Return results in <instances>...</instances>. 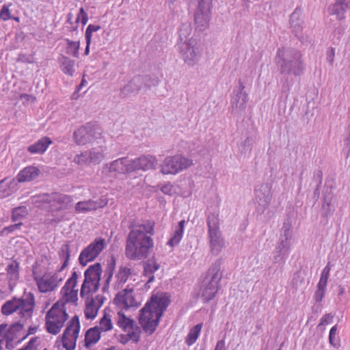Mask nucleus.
Returning <instances> with one entry per match:
<instances>
[{
  "instance_id": "nucleus-1",
  "label": "nucleus",
  "mask_w": 350,
  "mask_h": 350,
  "mask_svg": "<svg viewBox=\"0 0 350 350\" xmlns=\"http://www.w3.org/2000/svg\"><path fill=\"white\" fill-rule=\"evenodd\" d=\"M131 229L127 237L125 255L130 260L147 258L154 247V241L151 238L154 234V223L148 220Z\"/></svg>"
},
{
  "instance_id": "nucleus-2",
  "label": "nucleus",
  "mask_w": 350,
  "mask_h": 350,
  "mask_svg": "<svg viewBox=\"0 0 350 350\" xmlns=\"http://www.w3.org/2000/svg\"><path fill=\"white\" fill-rule=\"evenodd\" d=\"M275 63L282 75L299 77L304 74L305 65L301 53L293 48L282 47L278 49Z\"/></svg>"
},
{
  "instance_id": "nucleus-3",
  "label": "nucleus",
  "mask_w": 350,
  "mask_h": 350,
  "mask_svg": "<svg viewBox=\"0 0 350 350\" xmlns=\"http://www.w3.org/2000/svg\"><path fill=\"white\" fill-rule=\"evenodd\" d=\"M220 265L213 264L208 270L200 288V296L204 303L213 299L217 293L221 275L219 273Z\"/></svg>"
},
{
  "instance_id": "nucleus-4",
  "label": "nucleus",
  "mask_w": 350,
  "mask_h": 350,
  "mask_svg": "<svg viewBox=\"0 0 350 350\" xmlns=\"http://www.w3.org/2000/svg\"><path fill=\"white\" fill-rule=\"evenodd\" d=\"M102 273L101 264L99 262L88 267L84 272V280L80 291L81 297L84 298L89 294L97 292L100 287Z\"/></svg>"
},
{
  "instance_id": "nucleus-5",
  "label": "nucleus",
  "mask_w": 350,
  "mask_h": 350,
  "mask_svg": "<svg viewBox=\"0 0 350 350\" xmlns=\"http://www.w3.org/2000/svg\"><path fill=\"white\" fill-rule=\"evenodd\" d=\"M206 224L208 228V238L211 253L217 256L224 247V240L219 230L218 215L210 213L206 218Z\"/></svg>"
},
{
  "instance_id": "nucleus-6",
  "label": "nucleus",
  "mask_w": 350,
  "mask_h": 350,
  "mask_svg": "<svg viewBox=\"0 0 350 350\" xmlns=\"http://www.w3.org/2000/svg\"><path fill=\"white\" fill-rule=\"evenodd\" d=\"M245 85L239 80V85L232 92L230 98V112L232 115L240 117L246 109L249 100L248 94L245 91Z\"/></svg>"
},
{
  "instance_id": "nucleus-7",
  "label": "nucleus",
  "mask_w": 350,
  "mask_h": 350,
  "mask_svg": "<svg viewBox=\"0 0 350 350\" xmlns=\"http://www.w3.org/2000/svg\"><path fill=\"white\" fill-rule=\"evenodd\" d=\"M193 165L191 160L182 155L176 154L166 157L161 165V172L163 174H176Z\"/></svg>"
},
{
  "instance_id": "nucleus-8",
  "label": "nucleus",
  "mask_w": 350,
  "mask_h": 350,
  "mask_svg": "<svg viewBox=\"0 0 350 350\" xmlns=\"http://www.w3.org/2000/svg\"><path fill=\"white\" fill-rule=\"evenodd\" d=\"M139 312V324L142 325L144 332L148 333L149 335L152 334L156 330L160 321H157V313H154L150 306V304L147 303Z\"/></svg>"
},
{
  "instance_id": "nucleus-9",
  "label": "nucleus",
  "mask_w": 350,
  "mask_h": 350,
  "mask_svg": "<svg viewBox=\"0 0 350 350\" xmlns=\"http://www.w3.org/2000/svg\"><path fill=\"white\" fill-rule=\"evenodd\" d=\"M105 246L104 239L100 237L96 239L81 251L79 257L80 265L85 267L89 262L94 261L104 250Z\"/></svg>"
},
{
  "instance_id": "nucleus-10",
  "label": "nucleus",
  "mask_w": 350,
  "mask_h": 350,
  "mask_svg": "<svg viewBox=\"0 0 350 350\" xmlns=\"http://www.w3.org/2000/svg\"><path fill=\"white\" fill-rule=\"evenodd\" d=\"M213 0H198V7L194 14V21L197 29L204 30L211 19Z\"/></svg>"
},
{
  "instance_id": "nucleus-11",
  "label": "nucleus",
  "mask_w": 350,
  "mask_h": 350,
  "mask_svg": "<svg viewBox=\"0 0 350 350\" xmlns=\"http://www.w3.org/2000/svg\"><path fill=\"white\" fill-rule=\"evenodd\" d=\"M100 135V130L95 128L94 124L88 122L74 132L73 139L77 145L81 146L92 142Z\"/></svg>"
},
{
  "instance_id": "nucleus-12",
  "label": "nucleus",
  "mask_w": 350,
  "mask_h": 350,
  "mask_svg": "<svg viewBox=\"0 0 350 350\" xmlns=\"http://www.w3.org/2000/svg\"><path fill=\"white\" fill-rule=\"evenodd\" d=\"M178 46L180 53L186 64L194 65L198 62L200 53L196 39L191 38L188 42L179 44Z\"/></svg>"
},
{
  "instance_id": "nucleus-13",
  "label": "nucleus",
  "mask_w": 350,
  "mask_h": 350,
  "mask_svg": "<svg viewBox=\"0 0 350 350\" xmlns=\"http://www.w3.org/2000/svg\"><path fill=\"white\" fill-rule=\"evenodd\" d=\"M255 198L260 211L264 212L269 206L271 199V187L269 183H262L254 190Z\"/></svg>"
},
{
  "instance_id": "nucleus-14",
  "label": "nucleus",
  "mask_w": 350,
  "mask_h": 350,
  "mask_svg": "<svg viewBox=\"0 0 350 350\" xmlns=\"http://www.w3.org/2000/svg\"><path fill=\"white\" fill-rule=\"evenodd\" d=\"M129 163L131 173L139 170L145 172L154 170L158 164L156 157L152 155H143L137 159L129 160Z\"/></svg>"
},
{
  "instance_id": "nucleus-15",
  "label": "nucleus",
  "mask_w": 350,
  "mask_h": 350,
  "mask_svg": "<svg viewBox=\"0 0 350 350\" xmlns=\"http://www.w3.org/2000/svg\"><path fill=\"white\" fill-rule=\"evenodd\" d=\"M290 27L294 35L301 42H304V15L303 10L300 7H297L294 12L291 14L289 20Z\"/></svg>"
},
{
  "instance_id": "nucleus-16",
  "label": "nucleus",
  "mask_w": 350,
  "mask_h": 350,
  "mask_svg": "<svg viewBox=\"0 0 350 350\" xmlns=\"http://www.w3.org/2000/svg\"><path fill=\"white\" fill-rule=\"evenodd\" d=\"M33 278L39 291L42 293H48L55 290L59 283L62 281V278L59 276L57 273L51 276L44 275L42 277L36 276L33 273Z\"/></svg>"
},
{
  "instance_id": "nucleus-17",
  "label": "nucleus",
  "mask_w": 350,
  "mask_h": 350,
  "mask_svg": "<svg viewBox=\"0 0 350 350\" xmlns=\"http://www.w3.org/2000/svg\"><path fill=\"white\" fill-rule=\"evenodd\" d=\"M78 279V274L76 271H73L71 277L66 281L64 286L61 290V293L65 297L64 303L76 302L78 299V290H75L77 286Z\"/></svg>"
},
{
  "instance_id": "nucleus-18",
  "label": "nucleus",
  "mask_w": 350,
  "mask_h": 350,
  "mask_svg": "<svg viewBox=\"0 0 350 350\" xmlns=\"http://www.w3.org/2000/svg\"><path fill=\"white\" fill-rule=\"evenodd\" d=\"M129 160L127 157H122L104 165V168L110 173L124 174L131 173Z\"/></svg>"
},
{
  "instance_id": "nucleus-19",
  "label": "nucleus",
  "mask_w": 350,
  "mask_h": 350,
  "mask_svg": "<svg viewBox=\"0 0 350 350\" xmlns=\"http://www.w3.org/2000/svg\"><path fill=\"white\" fill-rule=\"evenodd\" d=\"M142 89V79L141 75H137L128 81V83L120 89V96L121 98H126L131 94H137Z\"/></svg>"
},
{
  "instance_id": "nucleus-20",
  "label": "nucleus",
  "mask_w": 350,
  "mask_h": 350,
  "mask_svg": "<svg viewBox=\"0 0 350 350\" xmlns=\"http://www.w3.org/2000/svg\"><path fill=\"white\" fill-rule=\"evenodd\" d=\"M170 299L167 297L163 295H152L150 301L147 304H150L154 313H157V321L160 320L163 312L166 310L170 304Z\"/></svg>"
},
{
  "instance_id": "nucleus-21",
  "label": "nucleus",
  "mask_w": 350,
  "mask_h": 350,
  "mask_svg": "<svg viewBox=\"0 0 350 350\" xmlns=\"http://www.w3.org/2000/svg\"><path fill=\"white\" fill-rule=\"evenodd\" d=\"M291 224L290 220L287 219L283 224V226L281 229V234L276 244V247L289 252L291 245Z\"/></svg>"
},
{
  "instance_id": "nucleus-22",
  "label": "nucleus",
  "mask_w": 350,
  "mask_h": 350,
  "mask_svg": "<svg viewBox=\"0 0 350 350\" xmlns=\"http://www.w3.org/2000/svg\"><path fill=\"white\" fill-rule=\"evenodd\" d=\"M72 201V198L70 196L55 192L52 193L51 209L52 211H60L66 208Z\"/></svg>"
},
{
  "instance_id": "nucleus-23",
  "label": "nucleus",
  "mask_w": 350,
  "mask_h": 350,
  "mask_svg": "<svg viewBox=\"0 0 350 350\" xmlns=\"http://www.w3.org/2000/svg\"><path fill=\"white\" fill-rule=\"evenodd\" d=\"M106 204L103 200H89L88 201L79 202L75 205V211L78 213H84L94 211L98 208H102Z\"/></svg>"
},
{
  "instance_id": "nucleus-24",
  "label": "nucleus",
  "mask_w": 350,
  "mask_h": 350,
  "mask_svg": "<svg viewBox=\"0 0 350 350\" xmlns=\"http://www.w3.org/2000/svg\"><path fill=\"white\" fill-rule=\"evenodd\" d=\"M40 174V171L37 167L30 165L21 170L16 178L19 183L29 182L35 180Z\"/></svg>"
},
{
  "instance_id": "nucleus-25",
  "label": "nucleus",
  "mask_w": 350,
  "mask_h": 350,
  "mask_svg": "<svg viewBox=\"0 0 350 350\" xmlns=\"http://www.w3.org/2000/svg\"><path fill=\"white\" fill-rule=\"evenodd\" d=\"M51 144L52 140L49 137H43L34 144L29 146L27 147V151L33 154H42L46 152L48 147Z\"/></svg>"
},
{
  "instance_id": "nucleus-26",
  "label": "nucleus",
  "mask_w": 350,
  "mask_h": 350,
  "mask_svg": "<svg viewBox=\"0 0 350 350\" xmlns=\"http://www.w3.org/2000/svg\"><path fill=\"white\" fill-rule=\"evenodd\" d=\"M133 291V288H126L119 292L114 300L118 303L123 304L126 308H131L135 306V299L132 295Z\"/></svg>"
},
{
  "instance_id": "nucleus-27",
  "label": "nucleus",
  "mask_w": 350,
  "mask_h": 350,
  "mask_svg": "<svg viewBox=\"0 0 350 350\" xmlns=\"http://www.w3.org/2000/svg\"><path fill=\"white\" fill-rule=\"evenodd\" d=\"M22 301L20 308H18L19 314L23 317H31L33 310L35 304L34 297L32 293H29L28 300L20 299Z\"/></svg>"
},
{
  "instance_id": "nucleus-28",
  "label": "nucleus",
  "mask_w": 350,
  "mask_h": 350,
  "mask_svg": "<svg viewBox=\"0 0 350 350\" xmlns=\"http://www.w3.org/2000/svg\"><path fill=\"white\" fill-rule=\"evenodd\" d=\"M72 327H75L72 332V336L73 338L75 339V340H77L80 330L79 318L77 315L73 317L71 321L68 323V326L66 327L62 334V339L68 338V336L70 334V332Z\"/></svg>"
},
{
  "instance_id": "nucleus-29",
  "label": "nucleus",
  "mask_w": 350,
  "mask_h": 350,
  "mask_svg": "<svg viewBox=\"0 0 350 350\" xmlns=\"http://www.w3.org/2000/svg\"><path fill=\"white\" fill-rule=\"evenodd\" d=\"M100 338V331L98 326L91 327L85 333V347L89 349L92 345L96 344Z\"/></svg>"
},
{
  "instance_id": "nucleus-30",
  "label": "nucleus",
  "mask_w": 350,
  "mask_h": 350,
  "mask_svg": "<svg viewBox=\"0 0 350 350\" xmlns=\"http://www.w3.org/2000/svg\"><path fill=\"white\" fill-rule=\"evenodd\" d=\"M93 294H89L85 296V316L88 319H94L98 313V308L95 305L94 299L92 297Z\"/></svg>"
},
{
  "instance_id": "nucleus-31",
  "label": "nucleus",
  "mask_w": 350,
  "mask_h": 350,
  "mask_svg": "<svg viewBox=\"0 0 350 350\" xmlns=\"http://www.w3.org/2000/svg\"><path fill=\"white\" fill-rule=\"evenodd\" d=\"M105 151L106 147L105 146H99L90 150V163L94 165L99 164L105 158Z\"/></svg>"
},
{
  "instance_id": "nucleus-32",
  "label": "nucleus",
  "mask_w": 350,
  "mask_h": 350,
  "mask_svg": "<svg viewBox=\"0 0 350 350\" xmlns=\"http://www.w3.org/2000/svg\"><path fill=\"white\" fill-rule=\"evenodd\" d=\"M23 326L20 323H15L11 325V327L8 330L7 333L5 334V338L6 340V348L8 349H12L14 348V346L12 344V342L15 338L16 332H18L22 330Z\"/></svg>"
},
{
  "instance_id": "nucleus-33",
  "label": "nucleus",
  "mask_w": 350,
  "mask_h": 350,
  "mask_svg": "<svg viewBox=\"0 0 350 350\" xmlns=\"http://www.w3.org/2000/svg\"><path fill=\"white\" fill-rule=\"evenodd\" d=\"M22 301L20 299L14 298L12 300L7 301L1 307V312L4 315H10L18 310Z\"/></svg>"
},
{
  "instance_id": "nucleus-34",
  "label": "nucleus",
  "mask_w": 350,
  "mask_h": 350,
  "mask_svg": "<svg viewBox=\"0 0 350 350\" xmlns=\"http://www.w3.org/2000/svg\"><path fill=\"white\" fill-rule=\"evenodd\" d=\"M349 9V7H347L346 5H342L338 3H334L331 5L328 9L329 13L332 16H335L336 19L338 21H342L345 18V13L347 10Z\"/></svg>"
},
{
  "instance_id": "nucleus-35",
  "label": "nucleus",
  "mask_w": 350,
  "mask_h": 350,
  "mask_svg": "<svg viewBox=\"0 0 350 350\" xmlns=\"http://www.w3.org/2000/svg\"><path fill=\"white\" fill-rule=\"evenodd\" d=\"M117 325L123 329L124 332H127L128 329L133 327L135 321L133 319L126 317L122 311L118 312Z\"/></svg>"
},
{
  "instance_id": "nucleus-36",
  "label": "nucleus",
  "mask_w": 350,
  "mask_h": 350,
  "mask_svg": "<svg viewBox=\"0 0 350 350\" xmlns=\"http://www.w3.org/2000/svg\"><path fill=\"white\" fill-rule=\"evenodd\" d=\"M185 224V220H181L180 221L178 222V225L176 229L175 230L173 236L167 242V245L174 247V245H177L180 243V240L182 239Z\"/></svg>"
},
{
  "instance_id": "nucleus-37",
  "label": "nucleus",
  "mask_w": 350,
  "mask_h": 350,
  "mask_svg": "<svg viewBox=\"0 0 350 350\" xmlns=\"http://www.w3.org/2000/svg\"><path fill=\"white\" fill-rule=\"evenodd\" d=\"M192 27L190 23H183L179 29L178 34V44L181 42H188L191 38Z\"/></svg>"
},
{
  "instance_id": "nucleus-38",
  "label": "nucleus",
  "mask_w": 350,
  "mask_h": 350,
  "mask_svg": "<svg viewBox=\"0 0 350 350\" xmlns=\"http://www.w3.org/2000/svg\"><path fill=\"white\" fill-rule=\"evenodd\" d=\"M32 203L36 204L38 206L42 204H49L51 208V200H52V193H43L38 195H36L31 198Z\"/></svg>"
},
{
  "instance_id": "nucleus-39",
  "label": "nucleus",
  "mask_w": 350,
  "mask_h": 350,
  "mask_svg": "<svg viewBox=\"0 0 350 350\" xmlns=\"http://www.w3.org/2000/svg\"><path fill=\"white\" fill-rule=\"evenodd\" d=\"M131 275V269L130 268L124 266L120 267L118 272L116 275L118 285L122 286L125 284Z\"/></svg>"
},
{
  "instance_id": "nucleus-40",
  "label": "nucleus",
  "mask_w": 350,
  "mask_h": 350,
  "mask_svg": "<svg viewBox=\"0 0 350 350\" xmlns=\"http://www.w3.org/2000/svg\"><path fill=\"white\" fill-rule=\"evenodd\" d=\"M202 327V325L200 323V324H197L196 325H195L190 329V331L186 338V340H185V343L188 346H191L196 342V340L199 336V334L200 333Z\"/></svg>"
},
{
  "instance_id": "nucleus-41",
  "label": "nucleus",
  "mask_w": 350,
  "mask_h": 350,
  "mask_svg": "<svg viewBox=\"0 0 350 350\" xmlns=\"http://www.w3.org/2000/svg\"><path fill=\"white\" fill-rule=\"evenodd\" d=\"M75 60L66 56H62L61 58V64L63 72L68 75L72 76L75 71Z\"/></svg>"
},
{
  "instance_id": "nucleus-42",
  "label": "nucleus",
  "mask_w": 350,
  "mask_h": 350,
  "mask_svg": "<svg viewBox=\"0 0 350 350\" xmlns=\"http://www.w3.org/2000/svg\"><path fill=\"white\" fill-rule=\"evenodd\" d=\"M289 252L287 250L281 249L275 246L274 251L273 252V263H284L286 259L288 258Z\"/></svg>"
},
{
  "instance_id": "nucleus-43",
  "label": "nucleus",
  "mask_w": 350,
  "mask_h": 350,
  "mask_svg": "<svg viewBox=\"0 0 350 350\" xmlns=\"http://www.w3.org/2000/svg\"><path fill=\"white\" fill-rule=\"evenodd\" d=\"M59 256L61 258L64 259V261L62 267L59 269L58 271H62L68 265V261L70 257V250L68 244H64L62 245L60 251L59 252Z\"/></svg>"
},
{
  "instance_id": "nucleus-44",
  "label": "nucleus",
  "mask_w": 350,
  "mask_h": 350,
  "mask_svg": "<svg viewBox=\"0 0 350 350\" xmlns=\"http://www.w3.org/2000/svg\"><path fill=\"white\" fill-rule=\"evenodd\" d=\"M160 267L159 263L154 259H149L144 262V273L146 276L153 274Z\"/></svg>"
},
{
  "instance_id": "nucleus-45",
  "label": "nucleus",
  "mask_w": 350,
  "mask_h": 350,
  "mask_svg": "<svg viewBox=\"0 0 350 350\" xmlns=\"http://www.w3.org/2000/svg\"><path fill=\"white\" fill-rule=\"evenodd\" d=\"M28 214L26 206H18L12 209V220L14 222L21 220L26 217Z\"/></svg>"
},
{
  "instance_id": "nucleus-46",
  "label": "nucleus",
  "mask_w": 350,
  "mask_h": 350,
  "mask_svg": "<svg viewBox=\"0 0 350 350\" xmlns=\"http://www.w3.org/2000/svg\"><path fill=\"white\" fill-rule=\"evenodd\" d=\"M254 143V139L252 136H248L244 141L239 144V152L243 154H246L247 152H251Z\"/></svg>"
},
{
  "instance_id": "nucleus-47",
  "label": "nucleus",
  "mask_w": 350,
  "mask_h": 350,
  "mask_svg": "<svg viewBox=\"0 0 350 350\" xmlns=\"http://www.w3.org/2000/svg\"><path fill=\"white\" fill-rule=\"evenodd\" d=\"M142 329L141 327L137 325L133 326L127 330L129 338L135 343H138L141 338Z\"/></svg>"
},
{
  "instance_id": "nucleus-48",
  "label": "nucleus",
  "mask_w": 350,
  "mask_h": 350,
  "mask_svg": "<svg viewBox=\"0 0 350 350\" xmlns=\"http://www.w3.org/2000/svg\"><path fill=\"white\" fill-rule=\"evenodd\" d=\"M143 81V88L150 89L159 85L160 80L157 77L150 75H141Z\"/></svg>"
},
{
  "instance_id": "nucleus-49",
  "label": "nucleus",
  "mask_w": 350,
  "mask_h": 350,
  "mask_svg": "<svg viewBox=\"0 0 350 350\" xmlns=\"http://www.w3.org/2000/svg\"><path fill=\"white\" fill-rule=\"evenodd\" d=\"M100 331H109L113 329V325L111 321L110 316L105 312L103 317L100 320Z\"/></svg>"
},
{
  "instance_id": "nucleus-50",
  "label": "nucleus",
  "mask_w": 350,
  "mask_h": 350,
  "mask_svg": "<svg viewBox=\"0 0 350 350\" xmlns=\"http://www.w3.org/2000/svg\"><path fill=\"white\" fill-rule=\"evenodd\" d=\"M64 306H65V303L64 302H63L62 304H60L59 301L56 302L55 304H53L52 308L47 312L46 315V319H48V318H55V317H57L56 313H58L59 310H64V311H66Z\"/></svg>"
},
{
  "instance_id": "nucleus-51",
  "label": "nucleus",
  "mask_w": 350,
  "mask_h": 350,
  "mask_svg": "<svg viewBox=\"0 0 350 350\" xmlns=\"http://www.w3.org/2000/svg\"><path fill=\"white\" fill-rule=\"evenodd\" d=\"M46 329L49 333L56 335L60 332L62 327L61 325H59L54 320L51 321L46 319Z\"/></svg>"
},
{
  "instance_id": "nucleus-52",
  "label": "nucleus",
  "mask_w": 350,
  "mask_h": 350,
  "mask_svg": "<svg viewBox=\"0 0 350 350\" xmlns=\"http://www.w3.org/2000/svg\"><path fill=\"white\" fill-rule=\"evenodd\" d=\"M74 161L79 165L91 163L89 151H85L80 154H77L74 158Z\"/></svg>"
},
{
  "instance_id": "nucleus-53",
  "label": "nucleus",
  "mask_w": 350,
  "mask_h": 350,
  "mask_svg": "<svg viewBox=\"0 0 350 350\" xmlns=\"http://www.w3.org/2000/svg\"><path fill=\"white\" fill-rule=\"evenodd\" d=\"M66 42H67V44H68L67 50L72 51V52L70 53L72 55V56H74L75 57H78L79 49L80 47L79 41L75 42V41L70 40L69 39H66Z\"/></svg>"
},
{
  "instance_id": "nucleus-54",
  "label": "nucleus",
  "mask_w": 350,
  "mask_h": 350,
  "mask_svg": "<svg viewBox=\"0 0 350 350\" xmlns=\"http://www.w3.org/2000/svg\"><path fill=\"white\" fill-rule=\"evenodd\" d=\"M57 317L55 318H52L59 325H61V327L64 326L65 321L68 318V314L66 313V311L64 310H59L58 313H56Z\"/></svg>"
},
{
  "instance_id": "nucleus-55",
  "label": "nucleus",
  "mask_w": 350,
  "mask_h": 350,
  "mask_svg": "<svg viewBox=\"0 0 350 350\" xmlns=\"http://www.w3.org/2000/svg\"><path fill=\"white\" fill-rule=\"evenodd\" d=\"M23 225V224L22 222H18L15 224L5 227L0 232V235L8 234L9 233H12L16 230H20Z\"/></svg>"
},
{
  "instance_id": "nucleus-56",
  "label": "nucleus",
  "mask_w": 350,
  "mask_h": 350,
  "mask_svg": "<svg viewBox=\"0 0 350 350\" xmlns=\"http://www.w3.org/2000/svg\"><path fill=\"white\" fill-rule=\"evenodd\" d=\"M304 281V278L303 277V275L300 271H297L293 274V277L292 279V284L294 287L297 288L303 284Z\"/></svg>"
},
{
  "instance_id": "nucleus-57",
  "label": "nucleus",
  "mask_w": 350,
  "mask_h": 350,
  "mask_svg": "<svg viewBox=\"0 0 350 350\" xmlns=\"http://www.w3.org/2000/svg\"><path fill=\"white\" fill-rule=\"evenodd\" d=\"M326 286H320V284H317V289L315 291L314 298L316 302H320L322 301L324 295Z\"/></svg>"
},
{
  "instance_id": "nucleus-58",
  "label": "nucleus",
  "mask_w": 350,
  "mask_h": 350,
  "mask_svg": "<svg viewBox=\"0 0 350 350\" xmlns=\"http://www.w3.org/2000/svg\"><path fill=\"white\" fill-rule=\"evenodd\" d=\"M348 115L349 121L347 130L348 136L345 139V150L346 151L347 157L350 155V109H349Z\"/></svg>"
},
{
  "instance_id": "nucleus-59",
  "label": "nucleus",
  "mask_w": 350,
  "mask_h": 350,
  "mask_svg": "<svg viewBox=\"0 0 350 350\" xmlns=\"http://www.w3.org/2000/svg\"><path fill=\"white\" fill-rule=\"evenodd\" d=\"M329 263L327 265V266L324 268L321 277L318 284H320V286H327V280L329 277V273L330 268L329 267Z\"/></svg>"
},
{
  "instance_id": "nucleus-60",
  "label": "nucleus",
  "mask_w": 350,
  "mask_h": 350,
  "mask_svg": "<svg viewBox=\"0 0 350 350\" xmlns=\"http://www.w3.org/2000/svg\"><path fill=\"white\" fill-rule=\"evenodd\" d=\"M11 5H3L1 11H0V18L3 21H8L12 18L10 11L9 9V6Z\"/></svg>"
},
{
  "instance_id": "nucleus-61",
  "label": "nucleus",
  "mask_w": 350,
  "mask_h": 350,
  "mask_svg": "<svg viewBox=\"0 0 350 350\" xmlns=\"http://www.w3.org/2000/svg\"><path fill=\"white\" fill-rule=\"evenodd\" d=\"M115 266H116V260L113 258L111 259V262L108 265L107 267L106 268V269L105 271V274H104L105 278H112Z\"/></svg>"
},
{
  "instance_id": "nucleus-62",
  "label": "nucleus",
  "mask_w": 350,
  "mask_h": 350,
  "mask_svg": "<svg viewBox=\"0 0 350 350\" xmlns=\"http://www.w3.org/2000/svg\"><path fill=\"white\" fill-rule=\"evenodd\" d=\"M81 21V23L85 25L88 23V16L83 8H81L79 12L77 15L76 22L79 23Z\"/></svg>"
},
{
  "instance_id": "nucleus-63",
  "label": "nucleus",
  "mask_w": 350,
  "mask_h": 350,
  "mask_svg": "<svg viewBox=\"0 0 350 350\" xmlns=\"http://www.w3.org/2000/svg\"><path fill=\"white\" fill-rule=\"evenodd\" d=\"M62 345L66 350H74L76 347V342L75 339H74L73 342L70 341L68 338L62 339Z\"/></svg>"
},
{
  "instance_id": "nucleus-64",
  "label": "nucleus",
  "mask_w": 350,
  "mask_h": 350,
  "mask_svg": "<svg viewBox=\"0 0 350 350\" xmlns=\"http://www.w3.org/2000/svg\"><path fill=\"white\" fill-rule=\"evenodd\" d=\"M161 191L164 194L172 196L174 193V186L170 183H167L161 187Z\"/></svg>"
}]
</instances>
